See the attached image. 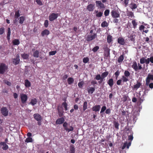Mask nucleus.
Segmentation results:
<instances>
[{
  "label": "nucleus",
  "mask_w": 153,
  "mask_h": 153,
  "mask_svg": "<svg viewBox=\"0 0 153 153\" xmlns=\"http://www.w3.org/2000/svg\"><path fill=\"white\" fill-rule=\"evenodd\" d=\"M110 50H106L104 51V55L106 57H108L110 56Z\"/></svg>",
  "instance_id": "37998d69"
},
{
  "label": "nucleus",
  "mask_w": 153,
  "mask_h": 153,
  "mask_svg": "<svg viewBox=\"0 0 153 153\" xmlns=\"http://www.w3.org/2000/svg\"><path fill=\"white\" fill-rule=\"evenodd\" d=\"M110 11L109 10L107 9L106 10L104 13V14L105 16H108L109 13Z\"/></svg>",
  "instance_id": "603ef678"
},
{
  "label": "nucleus",
  "mask_w": 153,
  "mask_h": 153,
  "mask_svg": "<svg viewBox=\"0 0 153 153\" xmlns=\"http://www.w3.org/2000/svg\"><path fill=\"white\" fill-rule=\"evenodd\" d=\"M58 13H52L49 16V19L51 21H53L56 19L58 16Z\"/></svg>",
  "instance_id": "423d86ee"
},
{
  "label": "nucleus",
  "mask_w": 153,
  "mask_h": 153,
  "mask_svg": "<svg viewBox=\"0 0 153 153\" xmlns=\"http://www.w3.org/2000/svg\"><path fill=\"white\" fill-rule=\"evenodd\" d=\"M101 26L102 27H107L108 26V24L106 21H104L101 23Z\"/></svg>",
  "instance_id": "c03bdc74"
},
{
  "label": "nucleus",
  "mask_w": 153,
  "mask_h": 153,
  "mask_svg": "<svg viewBox=\"0 0 153 153\" xmlns=\"http://www.w3.org/2000/svg\"><path fill=\"white\" fill-rule=\"evenodd\" d=\"M130 8L132 10L135 9L137 7L136 4L133 3H131L130 4Z\"/></svg>",
  "instance_id": "e433bc0d"
},
{
  "label": "nucleus",
  "mask_w": 153,
  "mask_h": 153,
  "mask_svg": "<svg viewBox=\"0 0 153 153\" xmlns=\"http://www.w3.org/2000/svg\"><path fill=\"white\" fill-rule=\"evenodd\" d=\"M141 85V82L138 81H137L136 84L133 86V90H137L138 88H140Z\"/></svg>",
  "instance_id": "f3484780"
},
{
  "label": "nucleus",
  "mask_w": 153,
  "mask_h": 153,
  "mask_svg": "<svg viewBox=\"0 0 153 153\" xmlns=\"http://www.w3.org/2000/svg\"><path fill=\"white\" fill-rule=\"evenodd\" d=\"M133 134H131L130 135L128 136V140H130L131 141L133 140Z\"/></svg>",
  "instance_id": "69168bd1"
},
{
  "label": "nucleus",
  "mask_w": 153,
  "mask_h": 153,
  "mask_svg": "<svg viewBox=\"0 0 153 153\" xmlns=\"http://www.w3.org/2000/svg\"><path fill=\"white\" fill-rule=\"evenodd\" d=\"M145 27V26L143 25H141L139 27V30L141 31H142V34H144V33H147L149 32V30L148 29L144 30Z\"/></svg>",
  "instance_id": "dca6fc26"
},
{
  "label": "nucleus",
  "mask_w": 153,
  "mask_h": 153,
  "mask_svg": "<svg viewBox=\"0 0 153 153\" xmlns=\"http://www.w3.org/2000/svg\"><path fill=\"white\" fill-rule=\"evenodd\" d=\"M108 74V71H106L104 72L102 74L101 77H102V78H105L106 77Z\"/></svg>",
  "instance_id": "a18cd8bd"
},
{
  "label": "nucleus",
  "mask_w": 153,
  "mask_h": 153,
  "mask_svg": "<svg viewBox=\"0 0 153 153\" xmlns=\"http://www.w3.org/2000/svg\"><path fill=\"white\" fill-rule=\"evenodd\" d=\"M124 55H121L118 58L117 62H118L120 63L122 62L124 59Z\"/></svg>",
  "instance_id": "2f4dec72"
},
{
  "label": "nucleus",
  "mask_w": 153,
  "mask_h": 153,
  "mask_svg": "<svg viewBox=\"0 0 153 153\" xmlns=\"http://www.w3.org/2000/svg\"><path fill=\"white\" fill-rule=\"evenodd\" d=\"M113 123L114 128L117 129H118L119 126V124L118 122L117 121H114Z\"/></svg>",
  "instance_id": "cd10ccee"
},
{
  "label": "nucleus",
  "mask_w": 153,
  "mask_h": 153,
  "mask_svg": "<svg viewBox=\"0 0 153 153\" xmlns=\"http://www.w3.org/2000/svg\"><path fill=\"white\" fill-rule=\"evenodd\" d=\"M95 3L96 7L98 8L102 9H104L105 7L104 4L101 1H95Z\"/></svg>",
  "instance_id": "39448f33"
},
{
  "label": "nucleus",
  "mask_w": 153,
  "mask_h": 153,
  "mask_svg": "<svg viewBox=\"0 0 153 153\" xmlns=\"http://www.w3.org/2000/svg\"><path fill=\"white\" fill-rule=\"evenodd\" d=\"M101 76L100 74H97L96 76L95 79L97 80H99L101 79Z\"/></svg>",
  "instance_id": "e2e57ef3"
},
{
  "label": "nucleus",
  "mask_w": 153,
  "mask_h": 153,
  "mask_svg": "<svg viewBox=\"0 0 153 153\" xmlns=\"http://www.w3.org/2000/svg\"><path fill=\"white\" fill-rule=\"evenodd\" d=\"M37 102V100L35 98H34L31 100V101L29 103V104H30L33 106L36 104Z\"/></svg>",
  "instance_id": "a878e982"
},
{
  "label": "nucleus",
  "mask_w": 153,
  "mask_h": 153,
  "mask_svg": "<svg viewBox=\"0 0 153 153\" xmlns=\"http://www.w3.org/2000/svg\"><path fill=\"white\" fill-rule=\"evenodd\" d=\"M75 148L73 145H72L70 146V153H75Z\"/></svg>",
  "instance_id": "7c9ffc66"
},
{
  "label": "nucleus",
  "mask_w": 153,
  "mask_h": 153,
  "mask_svg": "<svg viewBox=\"0 0 153 153\" xmlns=\"http://www.w3.org/2000/svg\"><path fill=\"white\" fill-rule=\"evenodd\" d=\"M101 108V106L100 105H96L93 106L92 108L93 111L95 112L98 111Z\"/></svg>",
  "instance_id": "a211bd4d"
},
{
  "label": "nucleus",
  "mask_w": 153,
  "mask_h": 153,
  "mask_svg": "<svg viewBox=\"0 0 153 153\" xmlns=\"http://www.w3.org/2000/svg\"><path fill=\"white\" fill-rule=\"evenodd\" d=\"M45 26L46 27H47L48 25V20H46L45 21L44 23Z\"/></svg>",
  "instance_id": "338daca9"
},
{
  "label": "nucleus",
  "mask_w": 153,
  "mask_h": 153,
  "mask_svg": "<svg viewBox=\"0 0 153 153\" xmlns=\"http://www.w3.org/2000/svg\"><path fill=\"white\" fill-rule=\"evenodd\" d=\"M100 48L99 46H98L94 47L92 49V51L94 52H97Z\"/></svg>",
  "instance_id": "de8ad7c7"
},
{
  "label": "nucleus",
  "mask_w": 153,
  "mask_h": 153,
  "mask_svg": "<svg viewBox=\"0 0 153 153\" xmlns=\"http://www.w3.org/2000/svg\"><path fill=\"white\" fill-rule=\"evenodd\" d=\"M39 52L38 50L36 51L33 53V56L34 57L38 58L39 56Z\"/></svg>",
  "instance_id": "ea45409f"
},
{
  "label": "nucleus",
  "mask_w": 153,
  "mask_h": 153,
  "mask_svg": "<svg viewBox=\"0 0 153 153\" xmlns=\"http://www.w3.org/2000/svg\"><path fill=\"white\" fill-rule=\"evenodd\" d=\"M25 85L27 88L31 86V83L28 79H26L25 80Z\"/></svg>",
  "instance_id": "b1692460"
},
{
  "label": "nucleus",
  "mask_w": 153,
  "mask_h": 153,
  "mask_svg": "<svg viewBox=\"0 0 153 153\" xmlns=\"http://www.w3.org/2000/svg\"><path fill=\"white\" fill-rule=\"evenodd\" d=\"M120 74V72L118 71H117L114 73V74L115 75V76L116 77V79H117L118 77V76H119V74Z\"/></svg>",
  "instance_id": "4d7b16f0"
},
{
  "label": "nucleus",
  "mask_w": 153,
  "mask_h": 153,
  "mask_svg": "<svg viewBox=\"0 0 153 153\" xmlns=\"http://www.w3.org/2000/svg\"><path fill=\"white\" fill-rule=\"evenodd\" d=\"M4 32V28L2 27L0 28V35L2 34Z\"/></svg>",
  "instance_id": "052dcab7"
},
{
  "label": "nucleus",
  "mask_w": 153,
  "mask_h": 153,
  "mask_svg": "<svg viewBox=\"0 0 153 153\" xmlns=\"http://www.w3.org/2000/svg\"><path fill=\"white\" fill-rule=\"evenodd\" d=\"M112 36L111 35H108L107 36V42L109 43H111L112 41Z\"/></svg>",
  "instance_id": "4c0bfd02"
},
{
  "label": "nucleus",
  "mask_w": 153,
  "mask_h": 153,
  "mask_svg": "<svg viewBox=\"0 0 153 153\" xmlns=\"http://www.w3.org/2000/svg\"><path fill=\"white\" fill-rule=\"evenodd\" d=\"M87 90L89 94H92L95 90V88L94 87H90L87 88Z\"/></svg>",
  "instance_id": "5701e85b"
},
{
  "label": "nucleus",
  "mask_w": 153,
  "mask_h": 153,
  "mask_svg": "<svg viewBox=\"0 0 153 153\" xmlns=\"http://www.w3.org/2000/svg\"><path fill=\"white\" fill-rule=\"evenodd\" d=\"M149 63L150 62L152 63L153 64V56H151L150 58H149Z\"/></svg>",
  "instance_id": "774afa93"
},
{
  "label": "nucleus",
  "mask_w": 153,
  "mask_h": 153,
  "mask_svg": "<svg viewBox=\"0 0 153 153\" xmlns=\"http://www.w3.org/2000/svg\"><path fill=\"white\" fill-rule=\"evenodd\" d=\"M117 42L120 45H124L125 43L124 39L122 37H119L118 38Z\"/></svg>",
  "instance_id": "2eb2a0df"
},
{
  "label": "nucleus",
  "mask_w": 153,
  "mask_h": 153,
  "mask_svg": "<svg viewBox=\"0 0 153 153\" xmlns=\"http://www.w3.org/2000/svg\"><path fill=\"white\" fill-rule=\"evenodd\" d=\"M95 8V4H90L87 5L86 10L89 12H92Z\"/></svg>",
  "instance_id": "1a4fd4ad"
},
{
  "label": "nucleus",
  "mask_w": 153,
  "mask_h": 153,
  "mask_svg": "<svg viewBox=\"0 0 153 153\" xmlns=\"http://www.w3.org/2000/svg\"><path fill=\"white\" fill-rule=\"evenodd\" d=\"M97 37V34L96 33H94L93 34L88 35L87 37L86 40L90 41L94 39Z\"/></svg>",
  "instance_id": "6e6552de"
},
{
  "label": "nucleus",
  "mask_w": 153,
  "mask_h": 153,
  "mask_svg": "<svg viewBox=\"0 0 153 153\" xmlns=\"http://www.w3.org/2000/svg\"><path fill=\"white\" fill-rule=\"evenodd\" d=\"M13 43L14 45H18L20 43V42L19 39H15L13 41Z\"/></svg>",
  "instance_id": "473e14b6"
},
{
  "label": "nucleus",
  "mask_w": 153,
  "mask_h": 153,
  "mask_svg": "<svg viewBox=\"0 0 153 153\" xmlns=\"http://www.w3.org/2000/svg\"><path fill=\"white\" fill-rule=\"evenodd\" d=\"M124 76L126 77H128L130 76V74L128 71H125L124 73Z\"/></svg>",
  "instance_id": "09e8293b"
},
{
  "label": "nucleus",
  "mask_w": 153,
  "mask_h": 153,
  "mask_svg": "<svg viewBox=\"0 0 153 153\" xmlns=\"http://www.w3.org/2000/svg\"><path fill=\"white\" fill-rule=\"evenodd\" d=\"M35 1L37 3V4L40 6H41L43 5L41 1V0H35Z\"/></svg>",
  "instance_id": "6e6d98bb"
},
{
  "label": "nucleus",
  "mask_w": 153,
  "mask_h": 153,
  "mask_svg": "<svg viewBox=\"0 0 153 153\" xmlns=\"http://www.w3.org/2000/svg\"><path fill=\"white\" fill-rule=\"evenodd\" d=\"M19 11L18 10V11H16L15 15L14 16L15 18L17 19L20 16V14L19 13Z\"/></svg>",
  "instance_id": "a19ab883"
},
{
  "label": "nucleus",
  "mask_w": 153,
  "mask_h": 153,
  "mask_svg": "<svg viewBox=\"0 0 153 153\" xmlns=\"http://www.w3.org/2000/svg\"><path fill=\"white\" fill-rule=\"evenodd\" d=\"M150 80H153V75L149 74L146 80V84L148 85L149 83Z\"/></svg>",
  "instance_id": "9b49d317"
},
{
  "label": "nucleus",
  "mask_w": 153,
  "mask_h": 153,
  "mask_svg": "<svg viewBox=\"0 0 153 153\" xmlns=\"http://www.w3.org/2000/svg\"><path fill=\"white\" fill-rule=\"evenodd\" d=\"M132 32L133 33L128 35V38H129L130 40L134 42L135 41L136 35L135 34L134 31H133Z\"/></svg>",
  "instance_id": "f8f14e48"
},
{
  "label": "nucleus",
  "mask_w": 153,
  "mask_h": 153,
  "mask_svg": "<svg viewBox=\"0 0 153 153\" xmlns=\"http://www.w3.org/2000/svg\"><path fill=\"white\" fill-rule=\"evenodd\" d=\"M131 23L133 25V27L134 29L136 28L137 25V23L136 22V20H132L131 22Z\"/></svg>",
  "instance_id": "58836bf2"
},
{
  "label": "nucleus",
  "mask_w": 153,
  "mask_h": 153,
  "mask_svg": "<svg viewBox=\"0 0 153 153\" xmlns=\"http://www.w3.org/2000/svg\"><path fill=\"white\" fill-rule=\"evenodd\" d=\"M131 143V141L129 142L128 143L127 142H126L124 143L123 146L122 147V149H124L126 147L127 149H128L129 147L130 146Z\"/></svg>",
  "instance_id": "412c9836"
},
{
  "label": "nucleus",
  "mask_w": 153,
  "mask_h": 153,
  "mask_svg": "<svg viewBox=\"0 0 153 153\" xmlns=\"http://www.w3.org/2000/svg\"><path fill=\"white\" fill-rule=\"evenodd\" d=\"M7 66L4 63L0 64V74H3L7 71L8 69Z\"/></svg>",
  "instance_id": "7ed1b4c3"
},
{
  "label": "nucleus",
  "mask_w": 153,
  "mask_h": 153,
  "mask_svg": "<svg viewBox=\"0 0 153 153\" xmlns=\"http://www.w3.org/2000/svg\"><path fill=\"white\" fill-rule=\"evenodd\" d=\"M103 14V12H99L98 13L96 14L97 17H100L102 16Z\"/></svg>",
  "instance_id": "5fc2aeb1"
},
{
  "label": "nucleus",
  "mask_w": 153,
  "mask_h": 153,
  "mask_svg": "<svg viewBox=\"0 0 153 153\" xmlns=\"http://www.w3.org/2000/svg\"><path fill=\"white\" fill-rule=\"evenodd\" d=\"M106 107L105 106H104L102 107L101 108V110L100 112V113L101 114L102 113L104 112L105 110H106Z\"/></svg>",
  "instance_id": "13d9d810"
},
{
  "label": "nucleus",
  "mask_w": 153,
  "mask_h": 153,
  "mask_svg": "<svg viewBox=\"0 0 153 153\" xmlns=\"http://www.w3.org/2000/svg\"><path fill=\"white\" fill-rule=\"evenodd\" d=\"M87 101H85L83 105V109L84 111H85L87 108Z\"/></svg>",
  "instance_id": "72a5a7b5"
},
{
  "label": "nucleus",
  "mask_w": 153,
  "mask_h": 153,
  "mask_svg": "<svg viewBox=\"0 0 153 153\" xmlns=\"http://www.w3.org/2000/svg\"><path fill=\"white\" fill-rule=\"evenodd\" d=\"M84 84V82L83 81H81L80 82H79L78 83V85L79 87V88H81L82 87L83 85Z\"/></svg>",
  "instance_id": "864d4df0"
},
{
  "label": "nucleus",
  "mask_w": 153,
  "mask_h": 153,
  "mask_svg": "<svg viewBox=\"0 0 153 153\" xmlns=\"http://www.w3.org/2000/svg\"><path fill=\"white\" fill-rule=\"evenodd\" d=\"M89 59L88 57H84L83 59V62L85 63H86L88 62Z\"/></svg>",
  "instance_id": "8fccbe9b"
},
{
  "label": "nucleus",
  "mask_w": 153,
  "mask_h": 153,
  "mask_svg": "<svg viewBox=\"0 0 153 153\" xmlns=\"http://www.w3.org/2000/svg\"><path fill=\"white\" fill-rule=\"evenodd\" d=\"M140 62L141 64L145 63L147 65L149 64V58L145 59L144 57H142L140 59Z\"/></svg>",
  "instance_id": "ddd939ff"
},
{
  "label": "nucleus",
  "mask_w": 153,
  "mask_h": 153,
  "mask_svg": "<svg viewBox=\"0 0 153 153\" xmlns=\"http://www.w3.org/2000/svg\"><path fill=\"white\" fill-rule=\"evenodd\" d=\"M50 33V32L49 30L47 29H45L42 31L41 33V35L44 36L45 35H48Z\"/></svg>",
  "instance_id": "4be33fe9"
},
{
  "label": "nucleus",
  "mask_w": 153,
  "mask_h": 153,
  "mask_svg": "<svg viewBox=\"0 0 153 153\" xmlns=\"http://www.w3.org/2000/svg\"><path fill=\"white\" fill-rule=\"evenodd\" d=\"M128 96L126 95H124L122 98V100L123 102H126L127 100Z\"/></svg>",
  "instance_id": "bf43d9fd"
},
{
  "label": "nucleus",
  "mask_w": 153,
  "mask_h": 153,
  "mask_svg": "<svg viewBox=\"0 0 153 153\" xmlns=\"http://www.w3.org/2000/svg\"><path fill=\"white\" fill-rule=\"evenodd\" d=\"M127 16L131 18L134 17V13L131 11H128L127 13Z\"/></svg>",
  "instance_id": "79ce46f5"
},
{
  "label": "nucleus",
  "mask_w": 153,
  "mask_h": 153,
  "mask_svg": "<svg viewBox=\"0 0 153 153\" xmlns=\"http://www.w3.org/2000/svg\"><path fill=\"white\" fill-rule=\"evenodd\" d=\"M65 120V118L63 117H62L57 119L56 122V124H61L63 123V126L64 129L68 132L70 131H72L74 130V128L71 126H69L70 128H68L67 126L68 125V123L66 122H64Z\"/></svg>",
  "instance_id": "f257e3e1"
},
{
  "label": "nucleus",
  "mask_w": 153,
  "mask_h": 153,
  "mask_svg": "<svg viewBox=\"0 0 153 153\" xmlns=\"http://www.w3.org/2000/svg\"><path fill=\"white\" fill-rule=\"evenodd\" d=\"M67 81L69 85H71L74 82V79L72 77H69Z\"/></svg>",
  "instance_id": "c756f323"
},
{
  "label": "nucleus",
  "mask_w": 153,
  "mask_h": 153,
  "mask_svg": "<svg viewBox=\"0 0 153 153\" xmlns=\"http://www.w3.org/2000/svg\"><path fill=\"white\" fill-rule=\"evenodd\" d=\"M22 57L24 59H27L28 58L29 55L28 54L24 53L21 54Z\"/></svg>",
  "instance_id": "c9c22d12"
},
{
  "label": "nucleus",
  "mask_w": 153,
  "mask_h": 153,
  "mask_svg": "<svg viewBox=\"0 0 153 153\" xmlns=\"http://www.w3.org/2000/svg\"><path fill=\"white\" fill-rule=\"evenodd\" d=\"M19 56V54H17L16 58L13 59V63L16 65L18 64L20 62Z\"/></svg>",
  "instance_id": "4468645a"
},
{
  "label": "nucleus",
  "mask_w": 153,
  "mask_h": 153,
  "mask_svg": "<svg viewBox=\"0 0 153 153\" xmlns=\"http://www.w3.org/2000/svg\"><path fill=\"white\" fill-rule=\"evenodd\" d=\"M20 97L22 102L23 104L25 103L27 100V96L25 94H20Z\"/></svg>",
  "instance_id": "20e7f679"
},
{
  "label": "nucleus",
  "mask_w": 153,
  "mask_h": 153,
  "mask_svg": "<svg viewBox=\"0 0 153 153\" xmlns=\"http://www.w3.org/2000/svg\"><path fill=\"white\" fill-rule=\"evenodd\" d=\"M56 51H51L49 52V55H54L56 54Z\"/></svg>",
  "instance_id": "0e129e2a"
},
{
  "label": "nucleus",
  "mask_w": 153,
  "mask_h": 153,
  "mask_svg": "<svg viewBox=\"0 0 153 153\" xmlns=\"http://www.w3.org/2000/svg\"><path fill=\"white\" fill-rule=\"evenodd\" d=\"M7 39L8 40H9L10 39V36L11 34V30L10 27L7 28Z\"/></svg>",
  "instance_id": "c85d7f7f"
},
{
  "label": "nucleus",
  "mask_w": 153,
  "mask_h": 153,
  "mask_svg": "<svg viewBox=\"0 0 153 153\" xmlns=\"http://www.w3.org/2000/svg\"><path fill=\"white\" fill-rule=\"evenodd\" d=\"M109 86L111 87L114 85V81L112 78L110 79L107 82Z\"/></svg>",
  "instance_id": "393cba45"
},
{
  "label": "nucleus",
  "mask_w": 153,
  "mask_h": 153,
  "mask_svg": "<svg viewBox=\"0 0 153 153\" xmlns=\"http://www.w3.org/2000/svg\"><path fill=\"white\" fill-rule=\"evenodd\" d=\"M34 119L37 121V124L39 126H40L42 124V116L39 114H35L33 115Z\"/></svg>",
  "instance_id": "f03ea898"
},
{
  "label": "nucleus",
  "mask_w": 153,
  "mask_h": 153,
  "mask_svg": "<svg viewBox=\"0 0 153 153\" xmlns=\"http://www.w3.org/2000/svg\"><path fill=\"white\" fill-rule=\"evenodd\" d=\"M1 112L2 114L4 116L8 115V111L6 107H3L1 109Z\"/></svg>",
  "instance_id": "0eeeda50"
},
{
  "label": "nucleus",
  "mask_w": 153,
  "mask_h": 153,
  "mask_svg": "<svg viewBox=\"0 0 153 153\" xmlns=\"http://www.w3.org/2000/svg\"><path fill=\"white\" fill-rule=\"evenodd\" d=\"M25 17L24 16H22L19 18V24H22L25 20Z\"/></svg>",
  "instance_id": "bb28decb"
},
{
  "label": "nucleus",
  "mask_w": 153,
  "mask_h": 153,
  "mask_svg": "<svg viewBox=\"0 0 153 153\" xmlns=\"http://www.w3.org/2000/svg\"><path fill=\"white\" fill-rule=\"evenodd\" d=\"M122 79L123 82H126L128 81V79L127 77H126L125 76H122Z\"/></svg>",
  "instance_id": "3c124183"
},
{
  "label": "nucleus",
  "mask_w": 153,
  "mask_h": 153,
  "mask_svg": "<svg viewBox=\"0 0 153 153\" xmlns=\"http://www.w3.org/2000/svg\"><path fill=\"white\" fill-rule=\"evenodd\" d=\"M66 100H65V101ZM62 106L64 108L65 110V111H66L68 110L67 108L68 104L65 101L64 102H63L62 103Z\"/></svg>",
  "instance_id": "f704fd0d"
},
{
  "label": "nucleus",
  "mask_w": 153,
  "mask_h": 153,
  "mask_svg": "<svg viewBox=\"0 0 153 153\" xmlns=\"http://www.w3.org/2000/svg\"><path fill=\"white\" fill-rule=\"evenodd\" d=\"M111 13L112 17L114 18H119L120 17V14L115 10H112L111 12Z\"/></svg>",
  "instance_id": "9d476101"
},
{
  "label": "nucleus",
  "mask_w": 153,
  "mask_h": 153,
  "mask_svg": "<svg viewBox=\"0 0 153 153\" xmlns=\"http://www.w3.org/2000/svg\"><path fill=\"white\" fill-rule=\"evenodd\" d=\"M25 142L29 143V142H32L33 141V140L32 138L30 137H28L27 138L25 141Z\"/></svg>",
  "instance_id": "49530a36"
},
{
  "label": "nucleus",
  "mask_w": 153,
  "mask_h": 153,
  "mask_svg": "<svg viewBox=\"0 0 153 153\" xmlns=\"http://www.w3.org/2000/svg\"><path fill=\"white\" fill-rule=\"evenodd\" d=\"M0 145L1 146H3L2 148L3 150H7L8 148V146L7 144H6V143H5L4 142H1L0 143Z\"/></svg>",
  "instance_id": "6ab92c4d"
},
{
  "label": "nucleus",
  "mask_w": 153,
  "mask_h": 153,
  "mask_svg": "<svg viewBox=\"0 0 153 153\" xmlns=\"http://www.w3.org/2000/svg\"><path fill=\"white\" fill-rule=\"evenodd\" d=\"M57 109L58 110L59 115V117H61L63 115V113L62 111H60L59 108H57Z\"/></svg>",
  "instance_id": "680f3d73"
},
{
  "label": "nucleus",
  "mask_w": 153,
  "mask_h": 153,
  "mask_svg": "<svg viewBox=\"0 0 153 153\" xmlns=\"http://www.w3.org/2000/svg\"><path fill=\"white\" fill-rule=\"evenodd\" d=\"M131 67L135 71H137L138 70V66L137 63L136 61H134L131 65Z\"/></svg>",
  "instance_id": "aec40b11"
}]
</instances>
